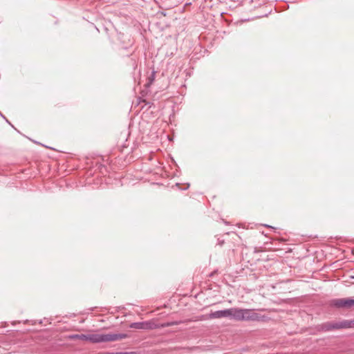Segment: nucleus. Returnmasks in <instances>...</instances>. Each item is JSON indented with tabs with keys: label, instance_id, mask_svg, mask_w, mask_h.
Wrapping results in <instances>:
<instances>
[{
	"label": "nucleus",
	"instance_id": "1",
	"mask_svg": "<svg viewBox=\"0 0 354 354\" xmlns=\"http://www.w3.org/2000/svg\"><path fill=\"white\" fill-rule=\"evenodd\" d=\"M208 319L229 318L238 322H260L265 321L266 317L261 315L253 309L231 308L225 310L211 312L207 315Z\"/></svg>",
	"mask_w": 354,
	"mask_h": 354
},
{
	"label": "nucleus",
	"instance_id": "2",
	"mask_svg": "<svg viewBox=\"0 0 354 354\" xmlns=\"http://www.w3.org/2000/svg\"><path fill=\"white\" fill-rule=\"evenodd\" d=\"M128 337L125 333H93V334H75L70 336L72 339H81L84 341H88L92 343L107 342H113L122 339H125Z\"/></svg>",
	"mask_w": 354,
	"mask_h": 354
},
{
	"label": "nucleus",
	"instance_id": "3",
	"mask_svg": "<svg viewBox=\"0 0 354 354\" xmlns=\"http://www.w3.org/2000/svg\"><path fill=\"white\" fill-rule=\"evenodd\" d=\"M354 328V320L352 321H343L337 323H326L324 326V328L326 330H331L333 329H339V328Z\"/></svg>",
	"mask_w": 354,
	"mask_h": 354
},
{
	"label": "nucleus",
	"instance_id": "4",
	"mask_svg": "<svg viewBox=\"0 0 354 354\" xmlns=\"http://www.w3.org/2000/svg\"><path fill=\"white\" fill-rule=\"evenodd\" d=\"M130 328L142 330H152L156 329V322L153 321H146L141 322H133L130 324Z\"/></svg>",
	"mask_w": 354,
	"mask_h": 354
},
{
	"label": "nucleus",
	"instance_id": "5",
	"mask_svg": "<svg viewBox=\"0 0 354 354\" xmlns=\"http://www.w3.org/2000/svg\"><path fill=\"white\" fill-rule=\"evenodd\" d=\"M331 305L337 308H350L354 306V299L351 298L336 299L331 301Z\"/></svg>",
	"mask_w": 354,
	"mask_h": 354
},
{
	"label": "nucleus",
	"instance_id": "6",
	"mask_svg": "<svg viewBox=\"0 0 354 354\" xmlns=\"http://www.w3.org/2000/svg\"><path fill=\"white\" fill-rule=\"evenodd\" d=\"M177 324H178V322H164L162 324H156V328H166V327H169V326H174V325H177Z\"/></svg>",
	"mask_w": 354,
	"mask_h": 354
},
{
	"label": "nucleus",
	"instance_id": "7",
	"mask_svg": "<svg viewBox=\"0 0 354 354\" xmlns=\"http://www.w3.org/2000/svg\"><path fill=\"white\" fill-rule=\"evenodd\" d=\"M224 243V241L223 240H220L219 239H218V244L220 245H222Z\"/></svg>",
	"mask_w": 354,
	"mask_h": 354
},
{
	"label": "nucleus",
	"instance_id": "8",
	"mask_svg": "<svg viewBox=\"0 0 354 354\" xmlns=\"http://www.w3.org/2000/svg\"><path fill=\"white\" fill-rule=\"evenodd\" d=\"M266 227H272L271 226L268 225H265Z\"/></svg>",
	"mask_w": 354,
	"mask_h": 354
},
{
	"label": "nucleus",
	"instance_id": "9",
	"mask_svg": "<svg viewBox=\"0 0 354 354\" xmlns=\"http://www.w3.org/2000/svg\"><path fill=\"white\" fill-rule=\"evenodd\" d=\"M351 279H354V275L351 277Z\"/></svg>",
	"mask_w": 354,
	"mask_h": 354
},
{
	"label": "nucleus",
	"instance_id": "10",
	"mask_svg": "<svg viewBox=\"0 0 354 354\" xmlns=\"http://www.w3.org/2000/svg\"><path fill=\"white\" fill-rule=\"evenodd\" d=\"M0 115H2L1 113H0Z\"/></svg>",
	"mask_w": 354,
	"mask_h": 354
}]
</instances>
